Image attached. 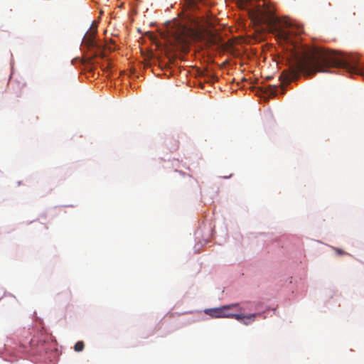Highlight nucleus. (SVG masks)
I'll use <instances>...</instances> for the list:
<instances>
[{"mask_svg": "<svg viewBox=\"0 0 364 364\" xmlns=\"http://www.w3.org/2000/svg\"><path fill=\"white\" fill-rule=\"evenodd\" d=\"M330 68H342L350 73L364 74V68H359L356 57L343 55L323 48H314L302 53H294L288 70L282 71L279 79L289 84L302 73L305 76L325 73Z\"/></svg>", "mask_w": 364, "mask_h": 364, "instance_id": "f257e3e1", "label": "nucleus"}, {"mask_svg": "<svg viewBox=\"0 0 364 364\" xmlns=\"http://www.w3.org/2000/svg\"><path fill=\"white\" fill-rule=\"evenodd\" d=\"M249 16L256 25H267L279 42L289 43L294 34L293 26L287 21H282L274 15L267 2L256 5L249 10Z\"/></svg>", "mask_w": 364, "mask_h": 364, "instance_id": "f03ea898", "label": "nucleus"}, {"mask_svg": "<svg viewBox=\"0 0 364 364\" xmlns=\"http://www.w3.org/2000/svg\"><path fill=\"white\" fill-rule=\"evenodd\" d=\"M97 32V26L92 23L89 31L85 34L82 40V44L89 50H94L95 55H97L98 53L101 52V46L98 45L97 42L95 40Z\"/></svg>", "mask_w": 364, "mask_h": 364, "instance_id": "7ed1b4c3", "label": "nucleus"}, {"mask_svg": "<svg viewBox=\"0 0 364 364\" xmlns=\"http://www.w3.org/2000/svg\"><path fill=\"white\" fill-rule=\"evenodd\" d=\"M238 306L239 304L237 303L223 306V314H225L224 316H223V318H233L236 320H240L242 318V316L238 315V314H232L230 312V310L232 309L235 307H237Z\"/></svg>", "mask_w": 364, "mask_h": 364, "instance_id": "20e7f679", "label": "nucleus"}, {"mask_svg": "<svg viewBox=\"0 0 364 364\" xmlns=\"http://www.w3.org/2000/svg\"><path fill=\"white\" fill-rule=\"evenodd\" d=\"M205 314L212 318H223L225 314H223V306L219 308L208 309L204 311Z\"/></svg>", "mask_w": 364, "mask_h": 364, "instance_id": "39448f33", "label": "nucleus"}, {"mask_svg": "<svg viewBox=\"0 0 364 364\" xmlns=\"http://www.w3.org/2000/svg\"><path fill=\"white\" fill-rule=\"evenodd\" d=\"M260 313L251 314L249 315H245L242 314H238V315L242 316L239 321L242 322L244 325L248 326L255 321L257 316H259Z\"/></svg>", "mask_w": 364, "mask_h": 364, "instance_id": "423d86ee", "label": "nucleus"}, {"mask_svg": "<svg viewBox=\"0 0 364 364\" xmlns=\"http://www.w3.org/2000/svg\"><path fill=\"white\" fill-rule=\"evenodd\" d=\"M14 84H16V86H17V90H16L14 92V93L17 97H18L21 95V90L25 86V84L20 83L19 82H12L11 83V85H14Z\"/></svg>", "mask_w": 364, "mask_h": 364, "instance_id": "0eeeda50", "label": "nucleus"}, {"mask_svg": "<svg viewBox=\"0 0 364 364\" xmlns=\"http://www.w3.org/2000/svg\"><path fill=\"white\" fill-rule=\"evenodd\" d=\"M85 344L82 341L77 342L74 346V350L76 352H80L84 349Z\"/></svg>", "mask_w": 364, "mask_h": 364, "instance_id": "6e6552de", "label": "nucleus"}, {"mask_svg": "<svg viewBox=\"0 0 364 364\" xmlns=\"http://www.w3.org/2000/svg\"><path fill=\"white\" fill-rule=\"evenodd\" d=\"M333 250L336 252V253L338 255H348L347 252H344L343 250L339 249V248H337V247H332Z\"/></svg>", "mask_w": 364, "mask_h": 364, "instance_id": "1a4fd4ad", "label": "nucleus"}, {"mask_svg": "<svg viewBox=\"0 0 364 364\" xmlns=\"http://www.w3.org/2000/svg\"><path fill=\"white\" fill-rule=\"evenodd\" d=\"M188 4L191 6H196V4L203 0H185Z\"/></svg>", "mask_w": 364, "mask_h": 364, "instance_id": "9d476101", "label": "nucleus"}, {"mask_svg": "<svg viewBox=\"0 0 364 364\" xmlns=\"http://www.w3.org/2000/svg\"><path fill=\"white\" fill-rule=\"evenodd\" d=\"M61 294H63L64 297L68 299H70L71 297V292L70 290H67L64 292H62Z\"/></svg>", "mask_w": 364, "mask_h": 364, "instance_id": "9b49d317", "label": "nucleus"}]
</instances>
